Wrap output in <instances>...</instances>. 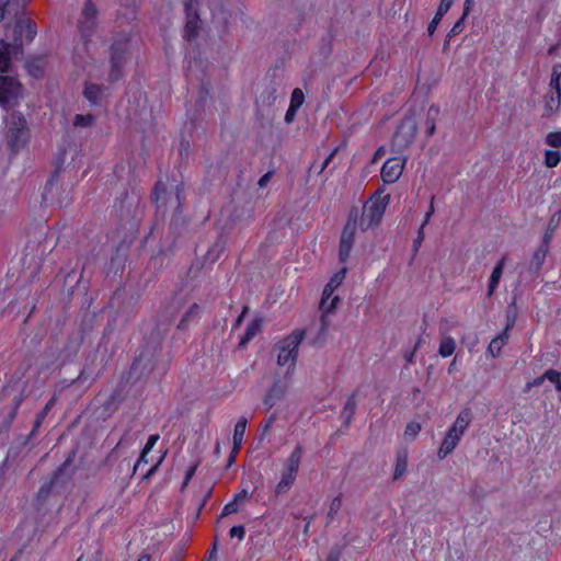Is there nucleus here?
<instances>
[{
    "label": "nucleus",
    "instance_id": "nucleus-1",
    "mask_svg": "<svg viewBox=\"0 0 561 561\" xmlns=\"http://www.w3.org/2000/svg\"><path fill=\"white\" fill-rule=\"evenodd\" d=\"M80 152L81 142H64L62 146L59 147L54 161L55 170L45 186L46 192L51 191L53 186L58 183L59 173L65 165L73 164L76 167L81 162Z\"/></svg>",
    "mask_w": 561,
    "mask_h": 561
},
{
    "label": "nucleus",
    "instance_id": "nucleus-2",
    "mask_svg": "<svg viewBox=\"0 0 561 561\" xmlns=\"http://www.w3.org/2000/svg\"><path fill=\"white\" fill-rule=\"evenodd\" d=\"M383 192L382 188L377 190L371 197V203L364 206L359 224L363 230L379 225L390 201V194L382 195Z\"/></svg>",
    "mask_w": 561,
    "mask_h": 561
},
{
    "label": "nucleus",
    "instance_id": "nucleus-3",
    "mask_svg": "<svg viewBox=\"0 0 561 561\" xmlns=\"http://www.w3.org/2000/svg\"><path fill=\"white\" fill-rule=\"evenodd\" d=\"M98 16L99 10L94 1H84L77 20V30L85 45L91 42L92 36L96 32L99 25Z\"/></svg>",
    "mask_w": 561,
    "mask_h": 561
},
{
    "label": "nucleus",
    "instance_id": "nucleus-4",
    "mask_svg": "<svg viewBox=\"0 0 561 561\" xmlns=\"http://www.w3.org/2000/svg\"><path fill=\"white\" fill-rule=\"evenodd\" d=\"M302 457V447L297 445L284 463L280 481L275 488V495L285 494L294 484Z\"/></svg>",
    "mask_w": 561,
    "mask_h": 561
},
{
    "label": "nucleus",
    "instance_id": "nucleus-5",
    "mask_svg": "<svg viewBox=\"0 0 561 561\" xmlns=\"http://www.w3.org/2000/svg\"><path fill=\"white\" fill-rule=\"evenodd\" d=\"M304 337V330H295L293 333L279 341L277 344L279 350L277 355V364L279 366H284L289 363L291 366L295 365L298 355V347Z\"/></svg>",
    "mask_w": 561,
    "mask_h": 561
},
{
    "label": "nucleus",
    "instance_id": "nucleus-6",
    "mask_svg": "<svg viewBox=\"0 0 561 561\" xmlns=\"http://www.w3.org/2000/svg\"><path fill=\"white\" fill-rule=\"evenodd\" d=\"M346 268H342L337 273H335L330 282L324 286V289L322 291V297L320 301V310L322 311L321 314V323H322V330L324 331L328 328V321H327V314L331 313L335 308L337 302L340 301L339 296H334L331 301L330 306H327V300L330 299V297L333 295L334 290L342 284L344 277H345Z\"/></svg>",
    "mask_w": 561,
    "mask_h": 561
},
{
    "label": "nucleus",
    "instance_id": "nucleus-7",
    "mask_svg": "<svg viewBox=\"0 0 561 561\" xmlns=\"http://www.w3.org/2000/svg\"><path fill=\"white\" fill-rule=\"evenodd\" d=\"M22 96V84L13 77L0 75V105L4 108L15 106Z\"/></svg>",
    "mask_w": 561,
    "mask_h": 561
},
{
    "label": "nucleus",
    "instance_id": "nucleus-8",
    "mask_svg": "<svg viewBox=\"0 0 561 561\" xmlns=\"http://www.w3.org/2000/svg\"><path fill=\"white\" fill-rule=\"evenodd\" d=\"M357 228V211H352L347 218L344 229L341 234L339 259L341 262H346L350 257Z\"/></svg>",
    "mask_w": 561,
    "mask_h": 561
},
{
    "label": "nucleus",
    "instance_id": "nucleus-9",
    "mask_svg": "<svg viewBox=\"0 0 561 561\" xmlns=\"http://www.w3.org/2000/svg\"><path fill=\"white\" fill-rule=\"evenodd\" d=\"M30 130L25 117L18 112L10 114L7 123V137L9 140H25Z\"/></svg>",
    "mask_w": 561,
    "mask_h": 561
},
{
    "label": "nucleus",
    "instance_id": "nucleus-10",
    "mask_svg": "<svg viewBox=\"0 0 561 561\" xmlns=\"http://www.w3.org/2000/svg\"><path fill=\"white\" fill-rule=\"evenodd\" d=\"M122 220H135L142 214L141 198L136 193H126L119 204Z\"/></svg>",
    "mask_w": 561,
    "mask_h": 561
},
{
    "label": "nucleus",
    "instance_id": "nucleus-11",
    "mask_svg": "<svg viewBox=\"0 0 561 561\" xmlns=\"http://www.w3.org/2000/svg\"><path fill=\"white\" fill-rule=\"evenodd\" d=\"M405 164V159L394 157L388 159L380 171L381 179L386 184H392L401 176Z\"/></svg>",
    "mask_w": 561,
    "mask_h": 561
},
{
    "label": "nucleus",
    "instance_id": "nucleus-12",
    "mask_svg": "<svg viewBox=\"0 0 561 561\" xmlns=\"http://www.w3.org/2000/svg\"><path fill=\"white\" fill-rule=\"evenodd\" d=\"M186 23L184 26V37L188 41L194 39L199 34L201 18L196 9L193 8L192 0H187L184 4Z\"/></svg>",
    "mask_w": 561,
    "mask_h": 561
},
{
    "label": "nucleus",
    "instance_id": "nucleus-13",
    "mask_svg": "<svg viewBox=\"0 0 561 561\" xmlns=\"http://www.w3.org/2000/svg\"><path fill=\"white\" fill-rule=\"evenodd\" d=\"M136 440V434L131 433L130 427L126 428L123 433L122 437L119 438L118 443L115 445V447L108 453L106 458L103 461L104 466H112L114 461H116L119 456L122 449L130 447Z\"/></svg>",
    "mask_w": 561,
    "mask_h": 561
},
{
    "label": "nucleus",
    "instance_id": "nucleus-14",
    "mask_svg": "<svg viewBox=\"0 0 561 561\" xmlns=\"http://www.w3.org/2000/svg\"><path fill=\"white\" fill-rule=\"evenodd\" d=\"M417 135V125L414 117H404L393 135V140H412Z\"/></svg>",
    "mask_w": 561,
    "mask_h": 561
},
{
    "label": "nucleus",
    "instance_id": "nucleus-15",
    "mask_svg": "<svg viewBox=\"0 0 561 561\" xmlns=\"http://www.w3.org/2000/svg\"><path fill=\"white\" fill-rule=\"evenodd\" d=\"M76 451L72 450L67 459L64 461V463L54 472L53 478L50 481L45 482L38 490V497L46 499L49 493L51 492L53 485L56 483L58 478L61 476V473L66 470L67 467H69L75 457Z\"/></svg>",
    "mask_w": 561,
    "mask_h": 561
},
{
    "label": "nucleus",
    "instance_id": "nucleus-16",
    "mask_svg": "<svg viewBox=\"0 0 561 561\" xmlns=\"http://www.w3.org/2000/svg\"><path fill=\"white\" fill-rule=\"evenodd\" d=\"M550 245V236L543 237L541 244L539 248L535 251L533 259L529 263V270L537 273L542 267L546 256L548 254Z\"/></svg>",
    "mask_w": 561,
    "mask_h": 561
},
{
    "label": "nucleus",
    "instance_id": "nucleus-17",
    "mask_svg": "<svg viewBox=\"0 0 561 561\" xmlns=\"http://www.w3.org/2000/svg\"><path fill=\"white\" fill-rule=\"evenodd\" d=\"M285 392V386L279 380L275 381L264 397V405L268 410L272 409L284 397Z\"/></svg>",
    "mask_w": 561,
    "mask_h": 561
},
{
    "label": "nucleus",
    "instance_id": "nucleus-18",
    "mask_svg": "<svg viewBox=\"0 0 561 561\" xmlns=\"http://www.w3.org/2000/svg\"><path fill=\"white\" fill-rule=\"evenodd\" d=\"M512 327L513 323H508L503 332L490 342L488 352L492 355V357H497L501 354L502 347L507 343L510 339V330Z\"/></svg>",
    "mask_w": 561,
    "mask_h": 561
},
{
    "label": "nucleus",
    "instance_id": "nucleus-19",
    "mask_svg": "<svg viewBox=\"0 0 561 561\" xmlns=\"http://www.w3.org/2000/svg\"><path fill=\"white\" fill-rule=\"evenodd\" d=\"M506 255H504L499 262L497 264L494 266L492 273H491V276L489 278V284H488V297H491L495 289L497 288L499 286V283L501 280V277H502V274H503V268L505 266V262H506Z\"/></svg>",
    "mask_w": 561,
    "mask_h": 561
},
{
    "label": "nucleus",
    "instance_id": "nucleus-20",
    "mask_svg": "<svg viewBox=\"0 0 561 561\" xmlns=\"http://www.w3.org/2000/svg\"><path fill=\"white\" fill-rule=\"evenodd\" d=\"M460 438L457 434H451L449 432L446 433L442 445L438 449L437 456L439 459L446 458L449 454L454 451V449L459 444Z\"/></svg>",
    "mask_w": 561,
    "mask_h": 561
},
{
    "label": "nucleus",
    "instance_id": "nucleus-21",
    "mask_svg": "<svg viewBox=\"0 0 561 561\" xmlns=\"http://www.w3.org/2000/svg\"><path fill=\"white\" fill-rule=\"evenodd\" d=\"M453 2H454V0H442L440 1L434 19L431 21V23L427 26V32H428L430 36H432L435 33L437 25L442 21L443 16L448 12Z\"/></svg>",
    "mask_w": 561,
    "mask_h": 561
},
{
    "label": "nucleus",
    "instance_id": "nucleus-22",
    "mask_svg": "<svg viewBox=\"0 0 561 561\" xmlns=\"http://www.w3.org/2000/svg\"><path fill=\"white\" fill-rule=\"evenodd\" d=\"M261 329H262V319L256 318V319L252 320L247 325L245 332L240 340L239 347L240 348L245 347V345L256 336V334L261 331Z\"/></svg>",
    "mask_w": 561,
    "mask_h": 561
},
{
    "label": "nucleus",
    "instance_id": "nucleus-23",
    "mask_svg": "<svg viewBox=\"0 0 561 561\" xmlns=\"http://www.w3.org/2000/svg\"><path fill=\"white\" fill-rule=\"evenodd\" d=\"M179 309H180L179 304H171V305L167 306L160 314V317L163 318V320H161L160 323H158V329L160 330V328H161L162 332L165 333L168 331L170 324L172 323Z\"/></svg>",
    "mask_w": 561,
    "mask_h": 561
},
{
    "label": "nucleus",
    "instance_id": "nucleus-24",
    "mask_svg": "<svg viewBox=\"0 0 561 561\" xmlns=\"http://www.w3.org/2000/svg\"><path fill=\"white\" fill-rule=\"evenodd\" d=\"M11 68V45L0 39V72H9Z\"/></svg>",
    "mask_w": 561,
    "mask_h": 561
},
{
    "label": "nucleus",
    "instance_id": "nucleus-25",
    "mask_svg": "<svg viewBox=\"0 0 561 561\" xmlns=\"http://www.w3.org/2000/svg\"><path fill=\"white\" fill-rule=\"evenodd\" d=\"M356 400L355 394H352L345 402L344 408L341 412V419L344 421L346 425H348L355 414L356 411Z\"/></svg>",
    "mask_w": 561,
    "mask_h": 561
},
{
    "label": "nucleus",
    "instance_id": "nucleus-26",
    "mask_svg": "<svg viewBox=\"0 0 561 561\" xmlns=\"http://www.w3.org/2000/svg\"><path fill=\"white\" fill-rule=\"evenodd\" d=\"M126 48L121 43H115L111 46V65H124Z\"/></svg>",
    "mask_w": 561,
    "mask_h": 561
},
{
    "label": "nucleus",
    "instance_id": "nucleus-27",
    "mask_svg": "<svg viewBox=\"0 0 561 561\" xmlns=\"http://www.w3.org/2000/svg\"><path fill=\"white\" fill-rule=\"evenodd\" d=\"M247 424H248V419L244 417V416H241L239 419V421L237 422L236 426H234L233 444L237 447H241V445H242L244 433H245V428H247Z\"/></svg>",
    "mask_w": 561,
    "mask_h": 561
},
{
    "label": "nucleus",
    "instance_id": "nucleus-28",
    "mask_svg": "<svg viewBox=\"0 0 561 561\" xmlns=\"http://www.w3.org/2000/svg\"><path fill=\"white\" fill-rule=\"evenodd\" d=\"M25 30V38L27 42H32L37 33L36 23L30 19L27 20H19L16 23V28Z\"/></svg>",
    "mask_w": 561,
    "mask_h": 561
},
{
    "label": "nucleus",
    "instance_id": "nucleus-29",
    "mask_svg": "<svg viewBox=\"0 0 561 561\" xmlns=\"http://www.w3.org/2000/svg\"><path fill=\"white\" fill-rule=\"evenodd\" d=\"M455 350H456V342L451 336H445L442 339L439 348H438V354L442 357H448V356L453 355Z\"/></svg>",
    "mask_w": 561,
    "mask_h": 561
},
{
    "label": "nucleus",
    "instance_id": "nucleus-30",
    "mask_svg": "<svg viewBox=\"0 0 561 561\" xmlns=\"http://www.w3.org/2000/svg\"><path fill=\"white\" fill-rule=\"evenodd\" d=\"M408 456L407 453H399L397 455L396 468L393 473V480L400 479L407 471Z\"/></svg>",
    "mask_w": 561,
    "mask_h": 561
},
{
    "label": "nucleus",
    "instance_id": "nucleus-31",
    "mask_svg": "<svg viewBox=\"0 0 561 561\" xmlns=\"http://www.w3.org/2000/svg\"><path fill=\"white\" fill-rule=\"evenodd\" d=\"M30 75L35 78H42L45 72V61L43 58H36L27 62Z\"/></svg>",
    "mask_w": 561,
    "mask_h": 561
},
{
    "label": "nucleus",
    "instance_id": "nucleus-32",
    "mask_svg": "<svg viewBox=\"0 0 561 561\" xmlns=\"http://www.w3.org/2000/svg\"><path fill=\"white\" fill-rule=\"evenodd\" d=\"M472 421V412L470 409H463L462 411H460V413L458 414L456 421L454 422V424L461 431H466L467 427L470 425Z\"/></svg>",
    "mask_w": 561,
    "mask_h": 561
},
{
    "label": "nucleus",
    "instance_id": "nucleus-33",
    "mask_svg": "<svg viewBox=\"0 0 561 561\" xmlns=\"http://www.w3.org/2000/svg\"><path fill=\"white\" fill-rule=\"evenodd\" d=\"M198 312H199V306L197 304H193L188 308V310L184 313V316L182 317L181 321L178 324V329L179 330H186L187 322L193 320V319H195V318H197Z\"/></svg>",
    "mask_w": 561,
    "mask_h": 561
},
{
    "label": "nucleus",
    "instance_id": "nucleus-34",
    "mask_svg": "<svg viewBox=\"0 0 561 561\" xmlns=\"http://www.w3.org/2000/svg\"><path fill=\"white\" fill-rule=\"evenodd\" d=\"M561 94L549 92L546 95V111L551 114L560 107Z\"/></svg>",
    "mask_w": 561,
    "mask_h": 561
},
{
    "label": "nucleus",
    "instance_id": "nucleus-35",
    "mask_svg": "<svg viewBox=\"0 0 561 561\" xmlns=\"http://www.w3.org/2000/svg\"><path fill=\"white\" fill-rule=\"evenodd\" d=\"M101 93L102 87L95 83L87 84L83 91L84 96L93 103L98 102V100L101 96Z\"/></svg>",
    "mask_w": 561,
    "mask_h": 561
},
{
    "label": "nucleus",
    "instance_id": "nucleus-36",
    "mask_svg": "<svg viewBox=\"0 0 561 561\" xmlns=\"http://www.w3.org/2000/svg\"><path fill=\"white\" fill-rule=\"evenodd\" d=\"M342 507V494L336 495L330 504L329 512L327 514L328 525L334 520L336 514Z\"/></svg>",
    "mask_w": 561,
    "mask_h": 561
},
{
    "label": "nucleus",
    "instance_id": "nucleus-37",
    "mask_svg": "<svg viewBox=\"0 0 561 561\" xmlns=\"http://www.w3.org/2000/svg\"><path fill=\"white\" fill-rule=\"evenodd\" d=\"M561 160V153L559 150H547L545 152V164L548 168H554Z\"/></svg>",
    "mask_w": 561,
    "mask_h": 561
},
{
    "label": "nucleus",
    "instance_id": "nucleus-38",
    "mask_svg": "<svg viewBox=\"0 0 561 561\" xmlns=\"http://www.w3.org/2000/svg\"><path fill=\"white\" fill-rule=\"evenodd\" d=\"M339 147L334 148L327 157L325 159L323 160V162L319 165V168L317 167V162L314 161L310 168H309V171H312V170H317L318 169V173L321 174L327 168L328 165L330 164V162L332 161V159L334 158V156L336 154V152L339 151Z\"/></svg>",
    "mask_w": 561,
    "mask_h": 561
},
{
    "label": "nucleus",
    "instance_id": "nucleus-39",
    "mask_svg": "<svg viewBox=\"0 0 561 561\" xmlns=\"http://www.w3.org/2000/svg\"><path fill=\"white\" fill-rule=\"evenodd\" d=\"M465 19L463 16H461L455 24L454 26L451 27V30L449 31V33L447 34V38L444 43V48H446L448 46V43H449V38L460 34L462 31H463V27H465Z\"/></svg>",
    "mask_w": 561,
    "mask_h": 561
},
{
    "label": "nucleus",
    "instance_id": "nucleus-40",
    "mask_svg": "<svg viewBox=\"0 0 561 561\" xmlns=\"http://www.w3.org/2000/svg\"><path fill=\"white\" fill-rule=\"evenodd\" d=\"M304 101H305V95H304V92L301 91V89H299V88L294 89V91L291 92L289 106L298 110L302 105Z\"/></svg>",
    "mask_w": 561,
    "mask_h": 561
},
{
    "label": "nucleus",
    "instance_id": "nucleus-41",
    "mask_svg": "<svg viewBox=\"0 0 561 561\" xmlns=\"http://www.w3.org/2000/svg\"><path fill=\"white\" fill-rule=\"evenodd\" d=\"M167 194V187L165 185L162 183V182H158L156 183L154 185V188H153V192H152V201L157 204H159V202L161 199L164 198V195ZM161 207L160 205H158V208Z\"/></svg>",
    "mask_w": 561,
    "mask_h": 561
},
{
    "label": "nucleus",
    "instance_id": "nucleus-42",
    "mask_svg": "<svg viewBox=\"0 0 561 561\" xmlns=\"http://www.w3.org/2000/svg\"><path fill=\"white\" fill-rule=\"evenodd\" d=\"M421 432V424L417 422H410L405 426L404 436L410 439H414Z\"/></svg>",
    "mask_w": 561,
    "mask_h": 561
},
{
    "label": "nucleus",
    "instance_id": "nucleus-43",
    "mask_svg": "<svg viewBox=\"0 0 561 561\" xmlns=\"http://www.w3.org/2000/svg\"><path fill=\"white\" fill-rule=\"evenodd\" d=\"M123 77V65H111V71L108 73V81L115 82Z\"/></svg>",
    "mask_w": 561,
    "mask_h": 561
},
{
    "label": "nucleus",
    "instance_id": "nucleus-44",
    "mask_svg": "<svg viewBox=\"0 0 561 561\" xmlns=\"http://www.w3.org/2000/svg\"><path fill=\"white\" fill-rule=\"evenodd\" d=\"M424 238H425V234H424V227L421 226L419 231H417V237L414 239L413 241V257L416 255V253L419 252V249L422 244V242L424 241Z\"/></svg>",
    "mask_w": 561,
    "mask_h": 561
},
{
    "label": "nucleus",
    "instance_id": "nucleus-45",
    "mask_svg": "<svg viewBox=\"0 0 561 561\" xmlns=\"http://www.w3.org/2000/svg\"><path fill=\"white\" fill-rule=\"evenodd\" d=\"M238 505H239V503L236 502V500L233 499V501L229 502L228 504H226L224 506L220 516L224 517V516H228V515L237 513L239 511Z\"/></svg>",
    "mask_w": 561,
    "mask_h": 561
},
{
    "label": "nucleus",
    "instance_id": "nucleus-46",
    "mask_svg": "<svg viewBox=\"0 0 561 561\" xmlns=\"http://www.w3.org/2000/svg\"><path fill=\"white\" fill-rule=\"evenodd\" d=\"M93 121L92 115H76L73 124L75 126H89Z\"/></svg>",
    "mask_w": 561,
    "mask_h": 561
},
{
    "label": "nucleus",
    "instance_id": "nucleus-47",
    "mask_svg": "<svg viewBox=\"0 0 561 561\" xmlns=\"http://www.w3.org/2000/svg\"><path fill=\"white\" fill-rule=\"evenodd\" d=\"M229 535L231 538H238L239 540H243L245 536V528L242 525L233 526L229 530Z\"/></svg>",
    "mask_w": 561,
    "mask_h": 561
},
{
    "label": "nucleus",
    "instance_id": "nucleus-48",
    "mask_svg": "<svg viewBox=\"0 0 561 561\" xmlns=\"http://www.w3.org/2000/svg\"><path fill=\"white\" fill-rule=\"evenodd\" d=\"M342 556V547L334 546L331 548L330 552L328 553L327 561H339Z\"/></svg>",
    "mask_w": 561,
    "mask_h": 561
},
{
    "label": "nucleus",
    "instance_id": "nucleus-49",
    "mask_svg": "<svg viewBox=\"0 0 561 561\" xmlns=\"http://www.w3.org/2000/svg\"><path fill=\"white\" fill-rule=\"evenodd\" d=\"M273 175H274V170H270L264 175H262L257 182L259 187L260 188L266 187L267 184L271 182Z\"/></svg>",
    "mask_w": 561,
    "mask_h": 561
},
{
    "label": "nucleus",
    "instance_id": "nucleus-50",
    "mask_svg": "<svg viewBox=\"0 0 561 561\" xmlns=\"http://www.w3.org/2000/svg\"><path fill=\"white\" fill-rule=\"evenodd\" d=\"M159 438H160V436L158 434H152L149 436V438L144 447L145 454H149L151 451V449L157 444Z\"/></svg>",
    "mask_w": 561,
    "mask_h": 561
},
{
    "label": "nucleus",
    "instance_id": "nucleus-51",
    "mask_svg": "<svg viewBox=\"0 0 561 561\" xmlns=\"http://www.w3.org/2000/svg\"><path fill=\"white\" fill-rule=\"evenodd\" d=\"M56 401H57V398L56 396H53L48 402L45 404L44 409L38 413L39 415H42V417H46L47 414L49 413V411L54 408V405L56 404Z\"/></svg>",
    "mask_w": 561,
    "mask_h": 561
},
{
    "label": "nucleus",
    "instance_id": "nucleus-52",
    "mask_svg": "<svg viewBox=\"0 0 561 561\" xmlns=\"http://www.w3.org/2000/svg\"><path fill=\"white\" fill-rule=\"evenodd\" d=\"M224 247L220 242H216L213 248L207 252V255L213 260H216L219 256V253L222 251Z\"/></svg>",
    "mask_w": 561,
    "mask_h": 561
},
{
    "label": "nucleus",
    "instance_id": "nucleus-53",
    "mask_svg": "<svg viewBox=\"0 0 561 561\" xmlns=\"http://www.w3.org/2000/svg\"><path fill=\"white\" fill-rule=\"evenodd\" d=\"M558 227V220L556 219V216H552L548 224V229L543 237L550 236V241L552 240L553 232L556 228Z\"/></svg>",
    "mask_w": 561,
    "mask_h": 561
},
{
    "label": "nucleus",
    "instance_id": "nucleus-54",
    "mask_svg": "<svg viewBox=\"0 0 561 561\" xmlns=\"http://www.w3.org/2000/svg\"><path fill=\"white\" fill-rule=\"evenodd\" d=\"M434 199H435V196H432L428 210L425 214V218H424V221L422 224L423 227H425L430 222V219H431L432 215L434 214V210H435L434 209Z\"/></svg>",
    "mask_w": 561,
    "mask_h": 561
},
{
    "label": "nucleus",
    "instance_id": "nucleus-55",
    "mask_svg": "<svg viewBox=\"0 0 561 561\" xmlns=\"http://www.w3.org/2000/svg\"><path fill=\"white\" fill-rule=\"evenodd\" d=\"M10 5V0H0V21L4 19L5 14L9 12Z\"/></svg>",
    "mask_w": 561,
    "mask_h": 561
},
{
    "label": "nucleus",
    "instance_id": "nucleus-56",
    "mask_svg": "<svg viewBox=\"0 0 561 561\" xmlns=\"http://www.w3.org/2000/svg\"><path fill=\"white\" fill-rule=\"evenodd\" d=\"M545 377L547 380L551 381V382H557L558 380V377H561L560 373L554 370V369H548L546 373H545Z\"/></svg>",
    "mask_w": 561,
    "mask_h": 561
},
{
    "label": "nucleus",
    "instance_id": "nucleus-57",
    "mask_svg": "<svg viewBox=\"0 0 561 561\" xmlns=\"http://www.w3.org/2000/svg\"><path fill=\"white\" fill-rule=\"evenodd\" d=\"M163 458H164L163 456H162V457H160V459L158 460V462H157L154 466H152V467L147 471V473L144 476V479L149 480V479H150V478H151V477H152V476L158 471L159 466H160V465H161V462L163 461Z\"/></svg>",
    "mask_w": 561,
    "mask_h": 561
},
{
    "label": "nucleus",
    "instance_id": "nucleus-58",
    "mask_svg": "<svg viewBox=\"0 0 561 561\" xmlns=\"http://www.w3.org/2000/svg\"><path fill=\"white\" fill-rule=\"evenodd\" d=\"M549 87H550V89H551V91H550V92H556V93H558V94H561V84H560V79L551 78V79H550Z\"/></svg>",
    "mask_w": 561,
    "mask_h": 561
},
{
    "label": "nucleus",
    "instance_id": "nucleus-59",
    "mask_svg": "<svg viewBox=\"0 0 561 561\" xmlns=\"http://www.w3.org/2000/svg\"><path fill=\"white\" fill-rule=\"evenodd\" d=\"M147 455H148V454H145V450L142 449V450H141V454H140V456H139L138 460H137V462L135 463V466H134V468H133L131 476L136 473V471H137V469H138V467H139V465H140V463H142V462H144V463H147V462H148V460H147Z\"/></svg>",
    "mask_w": 561,
    "mask_h": 561
},
{
    "label": "nucleus",
    "instance_id": "nucleus-60",
    "mask_svg": "<svg viewBox=\"0 0 561 561\" xmlns=\"http://www.w3.org/2000/svg\"><path fill=\"white\" fill-rule=\"evenodd\" d=\"M297 108L289 106L286 114H285V121L286 123H291L295 119V116L297 114Z\"/></svg>",
    "mask_w": 561,
    "mask_h": 561
},
{
    "label": "nucleus",
    "instance_id": "nucleus-61",
    "mask_svg": "<svg viewBox=\"0 0 561 561\" xmlns=\"http://www.w3.org/2000/svg\"><path fill=\"white\" fill-rule=\"evenodd\" d=\"M250 499V495L248 493L247 490H242L241 492L237 493L234 495V500L236 502H238L239 504L244 502L245 500H249Z\"/></svg>",
    "mask_w": 561,
    "mask_h": 561
},
{
    "label": "nucleus",
    "instance_id": "nucleus-62",
    "mask_svg": "<svg viewBox=\"0 0 561 561\" xmlns=\"http://www.w3.org/2000/svg\"><path fill=\"white\" fill-rule=\"evenodd\" d=\"M274 421H275V416L274 415H272L268 420H266L265 424L262 427V435L263 436L266 435L270 432Z\"/></svg>",
    "mask_w": 561,
    "mask_h": 561
},
{
    "label": "nucleus",
    "instance_id": "nucleus-63",
    "mask_svg": "<svg viewBox=\"0 0 561 561\" xmlns=\"http://www.w3.org/2000/svg\"><path fill=\"white\" fill-rule=\"evenodd\" d=\"M45 420V417H42V415L37 414L36 416V420L34 422V426H33V430L30 434V436H34L36 431L38 430V427L42 425L43 421Z\"/></svg>",
    "mask_w": 561,
    "mask_h": 561
},
{
    "label": "nucleus",
    "instance_id": "nucleus-64",
    "mask_svg": "<svg viewBox=\"0 0 561 561\" xmlns=\"http://www.w3.org/2000/svg\"><path fill=\"white\" fill-rule=\"evenodd\" d=\"M551 78L561 79V64L553 65Z\"/></svg>",
    "mask_w": 561,
    "mask_h": 561
}]
</instances>
